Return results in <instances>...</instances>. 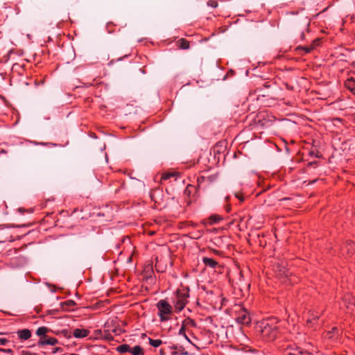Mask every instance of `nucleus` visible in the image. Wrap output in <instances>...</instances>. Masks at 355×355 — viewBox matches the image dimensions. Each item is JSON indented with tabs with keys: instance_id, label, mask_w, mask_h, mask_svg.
Wrapping results in <instances>:
<instances>
[{
	"instance_id": "25",
	"label": "nucleus",
	"mask_w": 355,
	"mask_h": 355,
	"mask_svg": "<svg viewBox=\"0 0 355 355\" xmlns=\"http://www.w3.org/2000/svg\"><path fill=\"white\" fill-rule=\"evenodd\" d=\"M187 324H189L191 326H195L196 325V322H194V320H193L191 319H188Z\"/></svg>"
},
{
	"instance_id": "31",
	"label": "nucleus",
	"mask_w": 355,
	"mask_h": 355,
	"mask_svg": "<svg viewBox=\"0 0 355 355\" xmlns=\"http://www.w3.org/2000/svg\"><path fill=\"white\" fill-rule=\"evenodd\" d=\"M1 351H2V349H1V348H0V352H1Z\"/></svg>"
},
{
	"instance_id": "15",
	"label": "nucleus",
	"mask_w": 355,
	"mask_h": 355,
	"mask_svg": "<svg viewBox=\"0 0 355 355\" xmlns=\"http://www.w3.org/2000/svg\"><path fill=\"white\" fill-rule=\"evenodd\" d=\"M162 343L161 340H153L152 338H149V343L155 347H159Z\"/></svg>"
},
{
	"instance_id": "2",
	"label": "nucleus",
	"mask_w": 355,
	"mask_h": 355,
	"mask_svg": "<svg viewBox=\"0 0 355 355\" xmlns=\"http://www.w3.org/2000/svg\"><path fill=\"white\" fill-rule=\"evenodd\" d=\"M188 296V293H180L179 291L177 292V301L175 304V308L176 310L180 311L184 308L187 302V297Z\"/></svg>"
},
{
	"instance_id": "30",
	"label": "nucleus",
	"mask_w": 355,
	"mask_h": 355,
	"mask_svg": "<svg viewBox=\"0 0 355 355\" xmlns=\"http://www.w3.org/2000/svg\"><path fill=\"white\" fill-rule=\"evenodd\" d=\"M69 355H78V354H71Z\"/></svg>"
},
{
	"instance_id": "7",
	"label": "nucleus",
	"mask_w": 355,
	"mask_h": 355,
	"mask_svg": "<svg viewBox=\"0 0 355 355\" xmlns=\"http://www.w3.org/2000/svg\"><path fill=\"white\" fill-rule=\"evenodd\" d=\"M346 88L349 89L355 94V79L353 78L347 79L345 83Z\"/></svg>"
},
{
	"instance_id": "27",
	"label": "nucleus",
	"mask_w": 355,
	"mask_h": 355,
	"mask_svg": "<svg viewBox=\"0 0 355 355\" xmlns=\"http://www.w3.org/2000/svg\"><path fill=\"white\" fill-rule=\"evenodd\" d=\"M236 197H237L241 201L243 200V198L242 196H239L237 193H235Z\"/></svg>"
},
{
	"instance_id": "26",
	"label": "nucleus",
	"mask_w": 355,
	"mask_h": 355,
	"mask_svg": "<svg viewBox=\"0 0 355 355\" xmlns=\"http://www.w3.org/2000/svg\"><path fill=\"white\" fill-rule=\"evenodd\" d=\"M22 355H33V354L31 352H29L23 351L22 352Z\"/></svg>"
},
{
	"instance_id": "14",
	"label": "nucleus",
	"mask_w": 355,
	"mask_h": 355,
	"mask_svg": "<svg viewBox=\"0 0 355 355\" xmlns=\"http://www.w3.org/2000/svg\"><path fill=\"white\" fill-rule=\"evenodd\" d=\"M179 46L182 49H188L189 48V43L184 39H180L178 41Z\"/></svg>"
},
{
	"instance_id": "3",
	"label": "nucleus",
	"mask_w": 355,
	"mask_h": 355,
	"mask_svg": "<svg viewBox=\"0 0 355 355\" xmlns=\"http://www.w3.org/2000/svg\"><path fill=\"white\" fill-rule=\"evenodd\" d=\"M236 320L239 323L243 324H249L251 322V318L249 313L246 310H243L239 314Z\"/></svg>"
},
{
	"instance_id": "10",
	"label": "nucleus",
	"mask_w": 355,
	"mask_h": 355,
	"mask_svg": "<svg viewBox=\"0 0 355 355\" xmlns=\"http://www.w3.org/2000/svg\"><path fill=\"white\" fill-rule=\"evenodd\" d=\"M76 305V302L73 300H69L61 303V306L63 309L69 311L70 309Z\"/></svg>"
},
{
	"instance_id": "16",
	"label": "nucleus",
	"mask_w": 355,
	"mask_h": 355,
	"mask_svg": "<svg viewBox=\"0 0 355 355\" xmlns=\"http://www.w3.org/2000/svg\"><path fill=\"white\" fill-rule=\"evenodd\" d=\"M176 175V173L175 172H168V173H165L162 175V180H168L171 177H174Z\"/></svg>"
},
{
	"instance_id": "28",
	"label": "nucleus",
	"mask_w": 355,
	"mask_h": 355,
	"mask_svg": "<svg viewBox=\"0 0 355 355\" xmlns=\"http://www.w3.org/2000/svg\"><path fill=\"white\" fill-rule=\"evenodd\" d=\"M60 347H57V348H55V351L53 352V353H55V352H58V351H60Z\"/></svg>"
},
{
	"instance_id": "24",
	"label": "nucleus",
	"mask_w": 355,
	"mask_h": 355,
	"mask_svg": "<svg viewBox=\"0 0 355 355\" xmlns=\"http://www.w3.org/2000/svg\"><path fill=\"white\" fill-rule=\"evenodd\" d=\"M297 49L299 51H304L306 53L309 52V49H308V48L298 47Z\"/></svg>"
},
{
	"instance_id": "6",
	"label": "nucleus",
	"mask_w": 355,
	"mask_h": 355,
	"mask_svg": "<svg viewBox=\"0 0 355 355\" xmlns=\"http://www.w3.org/2000/svg\"><path fill=\"white\" fill-rule=\"evenodd\" d=\"M17 334L20 339L27 340L31 338V331L28 329H23L21 330H18Z\"/></svg>"
},
{
	"instance_id": "5",
	"label": "nucleus",
	"mask_w": 355,
	"mask_h": 355,
	"mask_svg": "<svg viewBox=\"0 0 355 355\" xmlns=\"http://www.w3.org/2000/svg\"><path fill=\"white\" fill-rule=\"evenodd\" d=\"M89 331L87 329H75L73 335L77 338H85L88 336Z\"/></svg>"
},
{
	"instance_id": "20",
	"label": "nucleus",
	"mask_w": 355,
	"mask_h": 355,
	"mask_svg": "<svg viewBox=\"0 0 355 355\" xmlns=\"http://www.w3.org/2000/svg\"><path fill=\"white\" fill-rule=\"evenodd\" d=\"M173 354H176V355L177 354H181V355H188L189 354V353L187 351H185L182 347H180V349H178V351L174 352Z\"/></svg>"
},
{
	"instance_id": "13",
	"label": "nucleus",
	"mask_w": 355,
	"mask_h": 355,
	"mask_svg": "<svg viewBox=\"0 0 355 355\" xmlns=\"http://www.w3.org/2000/svg\"><path fill=\"white\" fill-rule=\"evenodd\" d=\"M133 355H143V349L140 346H135L130 352Z\"/></svg>"
},
{
	"instance_id": "29",
	"label": "nucleus",
	"mask_w": 355,
	"mask_h": 355,
	"mask_svg": "<svg viewBox=\"0 0 355 355\" xmlns=\"http://www.w3.org/2000/svg\"><path fill=\"white\" fill-rule=\"evenodd\" d=\"M315 163H316V162H315V161H313V160H312V162H311L312 165H313V164H315Z\"/></svg>"
},
{
	"instance_id": "21",
	"label": "nucleus",
	"mask_w": 355,
	"mask_h": 355,
	"mask_svg": "<svg viewBox=\"0 0 355 355\" xmlns=\"http://www.w3.org/2000/svg\"><path fill=\"white\" fill-rule=\"evenodd\" d=\"M8 340L6 338H0V345H5L8 343Z\"/></svg>"
},
{
	"instance_id": "17",
	"label": "nucleus",
	"mask_w": 355,
	"mask_h": 355,
	"mask_svg": "<svg viewBox=\"0 0 355 355\" xmlns=\"http://www.w3.org/2000/svg\"><path fill=\"white\" fill-rule=\"evenodd\" d=\"M322 37H318L313 41H312V50L314 47L318 46L322 40Z\"/></svg>"
},
{
	"instance_id": "18",
	"label": "nucleus",
	"mask_w": 355,
	"mask_h": 355,
	"mask_svg": "<svg viewBox=\"0 0 355 355\" xmlns=\"http://www.w3.org/2000/svg\"><path fill=\"white\" fill-rule=\"evenodd\" d=\"M179 334L183 336L188 342H189L190 343H192L191 340L187 337V336L185 334V329H184V324L182 325V328L180 329Z\"/></svg>"
},
{
	"instance_id": "8",
	"label": "nucleus",
	"mask_w": 355,
	"mask_h": 355,
	"mask_svg": "<svg viewBox=\"0 0 355 355\" xmlns=\"http://www.w3.org/2000/svg\"><path fill=\"white\" fill-rule=\"evenodd\" d=\"M319 146V141H316L315 139H312V157L313 155H315V157L320 158L322 157V153L319 150H315L313 149L314 147H318Z\"/></svg>"
},
{
	"instance_id": "4",
	"label": "nucleus",
	"mask_w": 355,
	"mask_h": 355,
	"mask_svg": "<svg viewBox=\"0 0 355 355\" xmlns=\"http://www.w3.org/2000/svg\"><path fill=\"white\" fill-rule=\"evenodd\" d=\"M58 343V340L54 338H48L47 336H44L40 338L38 345H55Z\"/></svg>"
},
{
	"instance_id": "22",
	"label": "nucleus",
	"mask_w": 355,
	"mask_h": 355,
	"mask_svg": "<svg viewBox=\"0 0 355 355\" xmlns=\"http://www.w3.org/2000/svg\"><path fill=\"white\" fill-rule=\"evenodd\" d=\"M208 5L211 6L213 8H216L218 6V3L216 1H209Z\"/></svg>"
},
{
	"instance_id": "11",
	"label": "nucleus",
	"mask_w": 355,
	"mask_h": 355,
	"mask_svg": "<svg viewBox=\"0 0 355 355\" xmlns=\"http://www.w3.org/2000/svg\"><path fill=\"white\" fill-rule=\"evenodd\" d=\"M49 331V329L47 328V327H39L37 331H36V334L38 336H40L41 338L42 337H44V336H46V334Z\"/></svg>"
},
{
	"instance_id": "23",
	"label": "nucleus",
	"mask_w": 355,
	"mask_h": 355,
	"mask_svg": "<svg viewBox=\"0 0 355 355\" xmlns=\"http://www.w3.org/2000/svg\"><path fill=\"white\" fill-rule=\"evenodd\" d=\"M1 352H3L7 354H12L13 353L12 350L10 349H2Z\"/></svg>"
},
{
	"instance_id": "1",
	"label": "nucleus",
	"mask_w": 355,
	"mask_h": 355,
	"mask_svg": "<svg viewBox=\"0 0 355 355\" xmlns=\"http://www.w3.org/2000/svg\"><path fill=\"white\" fill-rule=\"evenodd\" d=\"M159 310L158 315L162 321L167 320L168 318L165 315L171 314L172 312V306L164 300H159L157 304Z\"/></svg>"
},
{
	"instance_id": "12",
	"label": "nucleus",
	"mask_w": 355,
	"mask_h": 355,
	"mask_svg": "<svg viewBox=\"0 0 355 355\" xmlns=\"http://www.w3.org/2000/svg\"><path fill=\"white\" fill-rule=\"evenodd\" d=\"M116 349L120 353H125L130 352L131 350V347L128 345L124 344L119 345Z\"/></svg>"
},
{
	"instance_id": "19",
	"label": "nucleus",
	"mask_w": 355,
	"mask_h": 355,
	"mask_svg": "<svg viewBox=\"0 0 355 355\" xmlns=\"http://www.w3.org/2000/svg\"><path fill=\"white\" fill-rule=\"evenodd\" d=\"M209 219L211 221V223H218L221 218L217 215H212L209 217Z\"/></svg>"
},
{
	"instance_id": "9",
	"label": "nucleus",
	"mask_w": 355,
	"mask_h": 355,
	"mask_svg": "<svg viewBox=\"0 0 355 355\" xmlns=\"http://www.w3.org/2000/svg\"><path fill=\"white\" fill-rule=\"evenodd\" d=\"M203 263L206 266H209L212 268H214L218 265V263L215 260L207 257L203 258Z\"/></svg>"
}]
</instances>
